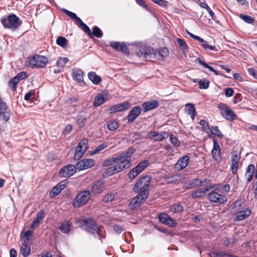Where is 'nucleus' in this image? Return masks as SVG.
<instances>
[{
  "label": "nucleus",
  "mask_w": 257,
  "mask_h": 257,
  "mask_svg": "<svg viewBox=\"0 0 257 257\" xmlns=\"http://www.w3.org/2000/svg\"><path fill=\"white\" fill-rule=\"evenodd\" d=\"M151 181V178L148 176H144L140 178L135 184L133 190L138 193L142 194H146L149 196V191L148 187Z\"/></svg>",
  "instance_id": "nucleus-2"
},
{
  "label": "nucleus",
  "mask_w": 257,
  "mask_h": 257,
  "mask_svg": "<svg viewBox=\"0 0 257 257\" xmlns=\"http://www.w3.org/2000/svg\"><path fill=\"white\" fill-rule=\"evenodd\" d=\"M159 105L158 101L156 100H153L144 103L142 105V108L144 112H147L158 107Z\"/></svg>",
  "instance_id": "nucleus-22"
},
{
  "label": "nucleus",
  "mask_w": 257,
  "mask_h": 257,
  "mask_svg": "<svg viewBox=\"0 0 257 257\" xmlns=\"http://www.w3.org/2000/svg\"><path fill=\"white\" fill-rule=\"evenodd\" d=\"M114 199V194L112 193H108L103 198L104 202H109L112 201Z\"/></svg>",
  "instance_id": "nucleus-51"
},
{
  "label": "nucleus",
  "mask_w": 257,
  "mask_h": 257,
  "mask_svg": "<svg viewBox=\"0 0 257 257\" xmlns=\"http://www.w3.org/2000/svg\"><path fill=\"white\" fill-rule=\"evenodd\" d=\"M31 248L28 241L25 240L21 248V252L24 256H28L30 252Z\"/></svg>",
  "instance_id": "nucleus-32"
},
{
  "label": "nucleus",
  "mask_w": 257,
  "mask_h": 257,
  "mask_svg": "<svg viewBox=\"0 0 257 257\" xmlns=\"http://www.w3.org/2000/svg\"><path fill=\"white\" fill-rule=\"evenodd\" d=\"M130 104L127 102H124L118 104H116L112 106L110 108L111 112H115L117 111H122L128 109L130 107Z\"/></svg>",
  "instance_id": "nucleus-23"
},
{
  "label": "nucleus",
  "mask_w": 257,
  "mask_h": 257,
  "mask_svg": "<svg viewBox=\"0 0 257 257\" xmlns=\"http://www.w3.org/2000/svg\"><path fill=\"white\" fill-rule=\"evenodd\" d=\"M33 231L31 230H28L24 233V237L27 240H29L33 236Z\"/></svg>",
  "instance_id": "nucleus-60"
},
{
  "label": "nucleus",
  "mask_w": 257,
  "mask_h": 257,
  "mask_svg": "<svg viewBox=\"0 0 257 257\" xmlns=\"http://www.w3.org/2000/svg\"><path fill=\"white\" fill-rule=\"evenodd\" d=\"M63 12L70 17H71L72 19L75 20L76 18H77V16L75 13L69 11L68 10H67L66 9H64Z\"/></svg>",
  "instance_id": "nucleus-64"
},
{
  "label": "nucleus",
  "mask_w": 257,
  "mask_h": 257,
  "mask_svg": "<svg viewBox=\"0 0 257 257\" xmlns=\"http://www.w3.org/2000/svg\"><path fill=\"white\" fill-rule=\"evenodd\" d=\"M88 148V141L87 139H82L78 144L74 156V159L79 160L84 155Z\"/></svg>",
  "instance_id": "nucleus-7"
},
{
  "label": "nucleus",
  "mask_w": 257,
  "mask_h": 257,
  "mask_svg": "<svg viewBox=\"0 0 257 257\" xmlns=\"http://www.w3.org/2000/svg\"><path fill=\"white\" fill-rule=\"evenodd\" d=\"M68 183V181L67 180H65L60 182L59 183L57 184V185L58 186V187H59V189L62 191L67 187Z\"/></svg>",
  "instance_id": "nucleus-56"
},
{
  "label": "nucleus",
  "mask_w": 257,
  "mask_h": 257,
  "mask_svg": "<svg viewBox=\"0 0 257 257\" xmlns=\"http://www.w3.org/2000/svg\"><path fill=\"white\" fill-rule=\"evenodd\" d=\"M202 46L206 49H208L214 51H217V49L215 46L209 45L207 42L205 44H202Z\"/></svg>",
  "instance_id": "nucleus-57"
},
{
  "label": "nucleus",
  "mask_w": 257,
  "mask_h": 257,
  "mask_svg": "<svg viewBox=\"0 0 257 257\" xmlns=\"http://www.w3.org/2000/svg\"><path fill=\"white\" fill-rule=\"evenodd\" d=\"M84 226L87 232L91 234L97 233L99 236H101V227L97 226L91 219H85L84 221Z\"/></svg>",
  "instance_id": "nucleus-8"
},
{
  "label": "nucleus",
  "mask_w": 257,
  "mask_h": 257,
  "mask_svg": "<svg viewBox=\"0 0 257 257\" xmlns=\"http://www.w3.org/2000/svg\"><path fill=\"white\" fill-rule=\"evenodd\" d=\"M1 22L6 29L15 30L22 24L20 18L15 14H11L7 17L1 18Z\"/></svg>",
  "instance_id": "nucleus-3"
},
{
  "label": "nucleus",
  "mask_w": 257,
  "mask_h": 257,
  "mask_svg": "<svg viewBox=\"0 0 257 257\" xmlns=\"http://www.w3.org/2000/svg\"><path fill=\"white\" fill-rule=\"evenodd\" d=\"M213 158L217 162H219L221 160V151L220 147L215 140H213V148L211 151Z\"/></svg>",
  "instance_id": "nucleus-20"
},
{
  "label": "nucleus",
  "mask_w": 257,
  "mask_h": 257,
  "mask_svg": "<svg viewBox=\"0 0 257 257\" xmlns=\"http://www.w3.org/2000/svg\"><path fill=\"white\" fill-rule=\"evenodd\" d=\"M72 126L71 124H67L65 127V128L62 132V134L64 135H67L71 132V131H72Z\"/></svg>",
  "instance_id": "nucleus-59"
},
{
  "label": "nucleus",
  "mask_w": 257,
  "mask_h": 257,
  "mask_svg": "<svg viewBox=\"0 0 257 257\" xmlns=\"http://www.w3.org/2000/svg\"><path fill=\"white\" fill-rule=\"evenodd\" d=\"M69 59L66 57L60 58L57 61L56 65L58 67L63 68L68 62Z\"/></svg>",
  "instance_id": "nucleus-44"
},
{
  "label": "nucleus",
  "mask_w": 257,
  "mask_h": 257,
  "mask_svg": "<svg viewBox=\"0 0 257 257\" xmlns=\"http://www.w3.org/2000/svg\"><path fill=\"white\" fill-rule=\"evenodd\" d=\"M153 53V48L149 46L140 47L138 52V56H139L140 57H142L146 59L151 58L150 56L152 55Z\"/></svg>",
  "instance_id": "nucleus-16"
},
{
  "label": "nucleus",
  "mask_w": 257,
  "mask_h": 257,
  "mask_svg": "<svg viewBox=\"0 0 257 257\" xmlns=\"http://www.w3.org/2000/svg\"><path fill=\"white\" fill-rule=\"evenodd\" d=\"M108 146V143L105 142H103L102 144L96 147L94 151L91 153V155H93L98 154L100 151H103L104 149L106 148Z\"/></svg>",
  "instance_id": "nucleus-33"
},
{
  "label": "nucleus",
  "mask_w": 257,
  "mask_h": 257,
  "mask_svg": "<svg viewBox=\"0 0 257 257\" xmlns=\"http://www.w3.org/2000/svg\"><path fill=\"white\" fill-rule=\"evenodd\" d=\"M91 34L92 36L93 35L97 38H101L103 35L100 29L96 26L93 28V31L91 32Z\"/></svg>",
  "instance_id": "nucleus-47"
},
{
  "label": "nucleus",
  "mask_w": 257,
  "mask_h": 257,
  "mask_svg": "<svg viewBox=\"0 0 257 257\" xmlns=\"http://www.w3.org/2000/svg\"><path fill=\"white\" fill-rule=\"evenodd\" d=\"M26 63L31 67L43 68L48 63V58L44 56L35 55L28 57Z\"/></svg>",
  "instance_id": "nucleus-4"
},
{
  "label": "nucleus",
  "mask_w": 257,
  "mask_h": 257,
  "mask_svg": "<svg viewBox=\"0 0 257 257\" xmlns=\"http://www.w3.org/2000/svg\"><path fill=\"white\" fill-rule=\"evenodd\" d=\"M134 152V149H130L118 155L115 158L114 165L107 168L104 172V175L110 176L129 168L132 165L131 163L132 155Z\"/></svg>",
  "instance_id": "nucleus-1"
},
{
  "label": "nucleus",
  "mask_w": 257,
  "mask_h": 257,
  "mask_svg": "<svg viewBox=\"0 0 257 257\" xmlns=\"http://www.w3.org/2000/svg\"><path fill=\"white\" fill-rule=\"evenodd\" d=\"M199 124L203 127V131L207 134H210L211 129L210 128L208 122L204 119H201Z\"/></svg>",
  "instance_id": "nucleus-36"
},
{
  "label": "nucleus",
  "mask_w": 257,
  "mask_h": 257,
  "mask_svg": "<svg viewBox=\"0 0 257 257\" xmlns=\"http://www.w3.org/2000/svg\"><path fill=\"white\" fill-rule=\"evenodd\" d=\"M104 189H105V185L103 180L97 181L92 186V190L95 194L100 193Z\"/></svg>",
  "instance_id": "nucleus-21"
},
{
  "label": "nucleus",
  "mask_w": 257,
  "mask_h": 257,
  "mask_svg": "<svg viewBox=\"0 0 257 257\" xmlns=\"http://www.w3.org/2000/svg\"><path fill=\"white\" fill-rule=\"evenodd\" d=\"M159 219L161 222L169 226L173 227L177 225L176 221L167 214H159Z\"/></svg>",
  "instance_id": "nucleus-15"
},
{
  "label": "nucleus",
  "mask_w": 257,
  "mask_h": 257,
  "mask_svg": "<svg viewBox=\"0 0 257 257\" xmlns=\"http://www.w3.org/2000/svg\"><path fill=\"white\" fill-rule=\"evenodd\" d=\"M156 132L150 131L147 133L146 138L155 140L156 135Z\"/></svg>",
  "instance_id": "nucleus-62"
},
{
  "label": "nucleus",
  "mask_w": 257,
  "mask_h": 257,
  "mask_svg": "<svg viewBox=\"0 0 257 257\" xmlns=\"http://www.w3.org/2000/svg\"><path fill=\"white\" fill-rule=\"evenodd\" d=\"M110 46L122 53H125L127 51V46L124 43L111 42H110Z\"/></svg>",
  "instance_id": "nucleus-24"
},
{
  "label": "nucleus",
  "mask_w": 257,
  "mask_h": 257,
  "mask_svg": "<svg viewBox=\"0 0 257 257\" xmlns=\"http://www.w3.org/2000/svg\"><path fill=\"white\" fill-rule=\"evenodd\" d=\"M83 72L80 69H75L73 70L72 77L73 79L78 83L83 82Z\"/></svg>",
  "instance_id": "nucleus-27"
},
{
  "label": "nucleus",
  "mask_w": 257,
  "mask_h": 257,
  "mask_svg": "<svg viewBox=\"0 0 257 257\" xmlns=\"http://www.w3.org/2000/svg\"><path fill=\"white\" fill-rule=\"evenodd\" d=\"M88 77L95 85L98 84L101 81V77L94 72H89L88 73Z\"/></svg>",
  "instance_id": "nucleus-30"
},
{
  "label": "nucleus",
  "mask_w": 257,
  "mask_h": 257,
  "mask_svg": "<svg viewBox=\"0 0 257 257\" xmlns=\"http://www.w3.org/2000/svg\"><path fill=\"white\" fill-rule=\"evenodd\" d=\"M105 101V98L101 95H97L94 99V105L95 106H99L101 105Z\"/></svg>",
  "instance_id": "nucleus-37"
},
{
  "label": "nucleus",
  "mask_w": 257,
  "mask_h": 257,
  "mask_svg": "<svg viewBox=\"0 0 257 257\" xmlns=\"http://www.w3.org/2000/svg\"><path fill=\"white\" fill-rule=\"evenodd\" d=\"M149 163L148 160H144L139 163L135 167L136 169L141 173L149 165Z\"/></svg>",
  "instance_id": "nucleus-38"
},
{
  "label": "nucleus",
  "mask_w": 257,
  "mask_h": 257,
  "mask_svg": "<svg viewBox=\"0 0 257 257\" xmlns=\"http://www.w3.org/2000/svg\"><path fill=\"white\" fill-rule=\"evenodd\" d=\"M185 107L188 114L190 115L192 120H194L196 115V109L194 105L192 103H187L186 104Z\"/></svg>",
  "instance_id": "nucleus-31"
},
{
  "label": "nucleus",
  "mask_w": 257,
  "mask_h": 257,
  "mask_svg": "<svg viewBox=\"0 0 257 257\" xmlns=\"http://www.w3.org/2000/svg\"><path fill=\"white\" fill-rule=\"evenodd\" d=\"M170 142L172 144L175 146H178L179 145V142L178 139L173 135H171L170 137Z\"/></svg>",
  "instance_id": "nucleus-61"
},
{
  "label": "nucleus",
  "mask_w": 257,
  "mask_h": 257,
  "mask_svg": "<svg viewBox=\"0 0 257 257\" xmlns=\"http://www.w3.org/2000/svg\"><path fill=\"white\" fill-rule=\"evenodd\" d=\"M91 194L89 191L84 190L80 192L74 198L73 205L75 207H80L88 203L91 198Z\"/></svg>",
  "instance_id": "nucleus-5"
},
{
  "label": "nucleus",
  "mask_w": 257,
  "mask_h": 257,
  "mask_svg": "<svg viewBox=\"0 0 257 257\" xmlns=\"http://www.w3.org/2000/svg\"><path fill=\"white\" fill-rule=\"evenodd\" d=\"M250 213L251 210L248 207H247L242 211L238 212V213L235 214L234 215L236 216L234 217L233 220L234 221H242L247 218L250 215Z\"/></svg>",
  "instance_id": "nucleus-18"
},
{
  "label": "nucleus",
  "mask_w": 257,
  "mask_h": 257,
  "mask_svg": "<svg viewBox=\"0 0 257 257\" xmlns=\"http://www.w3.org/2000/svg\"><path fill=\"white\" fill-rule=\"evenodd\" d=\"M19 82L16 80H14V77L12 78L9 81V85L10 87L13 90L17 89V86Z\"/></svg>",
  "instance_id": "nucleus-50"
},
{
  "label": "nucleus",
  "mask_w": 257,
  "mask_h": 257,
  "mask_svg": "<svg viewBox=\"0 0 257 257\" xmlns=\"http://www.w3.org/2000/svg\"><path fill=\"white\" fill-rule=\"evenodd\" d=\"M217 190H213L208 194V199L212 202L224 204L227 201V198L225 195L216 192Z\"/></svg>",
  "instance_id": "nucleus-10"
},
{
  "label": "nucleus",
  "mask_w": 257,
  "mask_h": 257,
  "mask_svg": "<svg viewBox=\"0 0 257 257\" xmlns=\"http://www.w3.org/2000/svg\"><path fill=\"white\" fill-rule=\"evenodd\" d=\"M76 169V166L73 165L66 166L60 170L59 176L65 178L69 177L75 173Z\"/></svg>",
  "instance_id": "nucleus-12"
},
{
  "label": "nucleus",
  "mask_w": 257,
  "mask_h": 257,
  "mask_svg": "<svg viewBox=\"0 0 257 257\" xmlns=\"http://www.w3.org/2000/svg\"><path fill=\"white\" fill-rule=\"evenodd\" d=\"M194 82H196V81H194ZM199 84V88L200 89H207L209 87V81L206 79H202L199 80L198 79L197 81Z\"/></svg>",
  "instance_id": "nucleus-41"
},
{
  "label": "nucleus",
  "mask_w": 257,
  "mask_h": 257,
  "mask_svg": "<svg viewBox=\"0 0 257 257\" xmlns=\"http://www.w3.org/2000/svg\"><path fill=\"white\" fill-rule=\"evenodd\" d=\"M183 210V206L180 204H174L171 206V210L174 212H180Z\"/></svg>",
  "instance_id": "nucleus-45"
},
{
  "label": "nucleus",
  "mask_w": 257,
  "mask_h": 257,
  "mask_svg": "<svg viewBox=\"0 0 257 257\" xmlns=\"http://www.w3.org/2000/svg\"><path fill=\"white\" fill-rule=\"evenodd\" d=\"M177 42H178L180 48L183 50V53H186L188 52V47L183 39L178 38L177 39Z\"/></svg>",
  "instance_id": "nucleus-39"
},
{
  "label": "nucleus",
  "mask_w": 257,
  "mask_h": 257,
  "mask_svg": "<svg viewBox=\"0 0 257 257\" xmlns=\"http://www.w3.org/2000/svg\"><path fill=\"white\" fill-rule=\"evenodd\" d=\"M240 157L238 154H232L231 157V170L233 174L236 172L238 169V164L239 161Z\"/></svg>",
  "instance_id": "nucleus-25"
},
{
  "label": "nucleus",
  "mask_w": 257,
  "mask_h": 257,
  "mask_svg": "<svg viewBox=\"0 0 257 257\" xmlns=\"http://www.w3.org/2000/svg\"><path fill=\"white\" fill-rule=\"evenodd\" d=\"M189 157L187 155H185L180 158L175 165V169L178 171H180L185 168L189 163Z\"/></svg>",
  "instance_id": "nucleus-17"
},
{
  "label": "nucleus",
  "mask_w": 257,
  "mask_h": 257,
  "mask_svg": "<svg viewBox=\"0 0 257 257\" xmlns=\"http://www.w3.org/2000/svg\"><path fill=\"white\" fill-rule=\"evenodd\" d=\"M211 129V132L210 133L217 136L219 138H223V135L221 133V132L219 131L218 126H213Z\"/></svg>",
  "instance_id": "nucleus-48"
},
{
  "label": "nucleus",
  "mask_w": 257,
  "mask_h": 257,
  "mask_svg": "<svg viewBox=\"0 0 257 257\" xmlns=\"http://www.w3.org/2000/svg\"><path fill=\"white\" fill-rule=\"evenodd\" d=\"M141 111V107L139 106L133 107L127 115V120L130 122L134 121L140 114Z\"/></svg>",
  "instance_id": "nucleus-19"
},
{
  "label": "nucleus",
  "mask_w": 257,
  "mask_h": 257,
  "mask_svg": "<svg viewBox=\"0 0 257 257\" xmlns=\"http://www.w3.org/2000/svg\"><path fill=\"white\" fill-rule=\"evenodd\" d=\"M61 192V190L59 189V187L56 185L50 192L49 196L51 198L55 197L60 193Z\"/></svg>",
  "instance_id": "nucleus-46"
},
{
  "label": "nucleus",
  "mask_w": 257,
  "mask_h": 257,
  "mask_svg": "<svg viewBox=\"0 0 257 257\" xmlns=\"http://www.w3.org/2000/svg\"><path fill=\"white\" fill-rule=\"evenodd\" d=\"M140 173V171L136 169V167H135L130 171L128 174V176L130 179H133Z\"/></svg>",
  "instance_id": "nucleus-49"
},
{
  "label": "nucleus",
  "mask_w": 257,
  "mask_h": 257,
  "mask_svg": "<svg viewBox=\"0 0 257 257\" xmlns=\"http://www.w3.org/2000/svg\"><path fill=\"white\" fill-rule=\"evenodd\" d=\"M254 170L255 167L253 165L250 164L248 166L245 174L247 183H249L252 180Z\"/></svg>",
  "instance_id": "nucleus-28"
},
{
  "label": "nucleus",
  "mask_w": 257,
  "mask_h": 257,
  "mask_svg": "<svg viewBox=\"0 0 257 257\" xmlns=\"http://www.w3.org/2000/svg\"><path fill=\"white\" fill-rule=\"evenodd\" d=\"M220 185L219 184H214L204 188H200L196 191H194L192 193V197L194 198H201L203 195L208 191L211 189H214L215 190H218V187Z\"/></svg>",
  "instance_id": "nucleus-14"
},
{
  "label": "nucleus",
  "mask_w": 257,
  "mask_h": 257,
  "mask_svg": "<svg viewBox=\"0 0 257 257\" xmlns=\"http://www.w3.org/2000/svg\"><path fill=\"white\" fill-rule=\"evenodd\" d=\"M245 201L243 199H238L235 201L232 205L230 212L232 215L238 213L244 209L247 208Z\"/></svg>",
  "instance_id": "nucleus-11"
},
{
  "label": "nucleus",
  "mask_w": 257,
  "mask_h": 257,
  "mask_svg": "<svg viewBox=\"0 0 257 257\" xmlns=\"http://www.w3.org/2000/svg\"><path fill=\"white\" fill-rule=\"evenodd\" d=\"M218 109L221 115L226 119L232 121L236 119L237 116L234 112L226 104L222 103L219 104Z\"/></svg>",
  "instance_id": "nucleus-6"
},
{
  "label": "nucleus",
  "mask_w": 257,
  "mask_h": 257,
  "mask_svg": "<svg viewBox=\"0 0 257 257\" xmlns=\"http://www.w3.org/2000/svg\"><path fill=\"white\" fill-rule=\"evenodd\" d=\"M72 226V224L69 221H64L61 223L59 229L62 233L66 234L69 232Z\"/></svg>",
  "instance_id": "nucleus-26"
},
{
  "label": "nucleus",
  "mask_w": 257,
  "mask_h": 257,
  "mask_svg": "<svg viewBox=\"0 0 257 257\" xmlns=\"http://www.w3.org/2000/svg\"><path fill=\"white\" fill-rule=\"evenodd\" d=\"M203 181L200 180L198 179H195L194 180H192L191 181V183L189 184V186H187L186 187L188 188H192L194 187H199L202 185L203 183Z\"/></svg>",
  "instance_id": "nucleus-43"
},
{
  "label": "nucleus",
  "mask_w": 257,
  "mask_h": 257,
  "mask_svg": "<svg viewBox=\"0 0 257 257\" xmlns=\"http://www.w3.org/2000/svg\"><path fill=\"white\" fill-rule=\"evenodd\" d=\"M94 163V160L92 159H83L76 164V167L79 170H85L93 166Z\"/></svg>",
  "instance_id": "nucleus-13"
},
{
  "label": "nucleus",
  "mask_w": 257,
  "mask_h": 257,
  "mask_svg": "<svg viewBox=\"0 0 257 257\" xmlns=\"http://www.w3.org/2000/svg\"><path fill=\"white\" fill-rule=\"evenodd\" d=\"M169 136V134L166 132H163L161 133H157L155 141L160 142L162 140L167 139Z\"/></svg>",
  "instance_id": "nucleus-35"
},
{
  "label": "nucleus",
  "mask_w": 257,
  "mask_h": 257,
  "mask_svg": "<svg viewBox=\"0 0 257 257\" xmlns=\"http://www.w3.org/2000/svg\"><path fill=\"white\" fill-rule=\"evenodd\" d=\"M27 77V74L25 72L19 73L17 76L14 77V80H16L20 82V81L25 79Z\"/></svg>",
  "instance_id": "nucleus-53"
},
{
  "label": "nucleus",
  "mask_w": 257,
  "mask_h": 257,
  "mask_svg": "<svg viewBox=\"0 0 257 257\" xmlns=\"http://www.w3.org/2000/svg\"><path fill=\"white\" fill-rule=\"evenodd\" d=\"M240 18L248 24H251L254 21V19L249 16L241 15Z\"/></svg>",
  "instance_id": "nucleus-52"
},
{
  "label": "nucleus",
  "mask_w": 257,
  "mask_h": 257,
  "mask_svg": "<svg viewBox=\"0 0 257 257\" xmlns=\"http://www.w3.org/2000/svg\"><path fill=\"white\" fill-rule=\"evenodd\" d=\"M80 28L83 30V31L87 34L90 37H92V34L90 28L85 24H83Z\"/></svg>",
  "instance_id": "nucleus-54"
},
{
  "label": "nucleus",
  "mask_w": 257,
  "mask_h": 257,
  "mask_svg": "<svg viewBox=\"0 0 257 257\" xmlns=\"http://www.w3.org/2000/svg\"><path fill=\"white\" fill-rule=\"evenodd\" d=\"M147 193L138 194L133 198L131 202L129 204V207L131 209L134 210L140 207L146 200L148 198Z\"/></svg>",
  "instance_id": "nucleus-9"
},
{
  "label": "nucleus",
  "mask_w": 257,
  "mask_h": 257,
  "mask_svg": "<svg viewBox=\"0 0 257 257\" xmlns=\"http://www.w3.org/2000/svg\"><path fill=\"white\" fill-rule=\"evenodd\" d=\"M115 157H112L104 160L102 163V166L104 167H110L114 166L115 161Z\"/></svg>",
  "instance_id": "nucleus-40"
},
{
  "label": "nucleus",
  "mask_w": 257,
  "mask_h": 257,
  "mask_svg": "<svg viewBox=\"0 0 257 257\" xmlns=\"http://www.w3.org/2000/svg\"><path fill=\"white\" fill-rule=\"evenodd\" d=\"M154 3L159 5L162 7L167 6V2L164 0H152Z\"/></svg>",
  "instance_id": "nucleus-63"
},
{
  "label": "nucleus",
  "mask_w": 257,
  "mask_h": 257,
  "mask_svg": "<svg viewBox=\"0 0 257 257\" xmlns=\"http://www.w3.org/2000/svg\"><path fill=\"white\" fill-rule=\"evenodd\" d=\"M86 118L84 117L81 116L77 119V123L80 127H83L86 122Z\"/></svg>",
  "instance_id": "nucleus-58"
},
{
  "label": "nucleus",
  "mask_w": 257,
  "mask_h": 257,
  "mask_svg": "<svg viewBox=\"0 0 257 257\" xmlns=\"http://www.w3.org/2000/svg\"><path fill=\"white\" fill-rule=\"evenodd\" d=\"M179 176L177 175L172 176L168 178L167 181L169 183H176L179 181Z\"/></svg>",
  "instance_id": "nucleus-55"
},
{
  "label": "nucleus",
  "mask_w": 257,
  "mask_h": 257,
  "mask_svg": "<svg viewBox=\"0 0 257 257\" xmlns=\"http://www.w3.org/2000/svg\"><path fill=\"white\" fill-rule=\"evenodd\" d=\"M118 126V122L116 120H111L107 123V128L110 131H115Z\"/></svg>",
  "instance_id": "nucleus-34"
},
{
  "label": "nucleus",
  "mask_w": 257,
  "mask_h": 257,
  "mask_svg": "<svg viewBox=\"0 0 257 257\" xmlns=\"http://www.w3.org/2000/svg\"><path fill=\"white\" fill-rule=\"evenodd\" d=\"M6 104H1L0 105V119L7 121L10 118V114L6 111Z\"/></svg>",
  "instance_id": "nucleus-29"
},
{
  "label": "nucleus",
  "mask_w": 257,
  "mask_h": 257,
  "mask_svg": "<svg viewBox=\"0 0 257 257\" xmlns=\"http://www.w3.org/2000/svg\"><path fill=\"white\" fill-rule=\"evenodd\" d=\"M57 44L61 47H65L68 43L67 39L63 37H58L56 40Z\"/></svg>",
  "instance_id": "nucleus-42"
}]
</instances>
